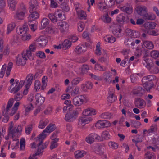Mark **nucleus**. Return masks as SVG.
Masks as SVG:
<instances>
[{
    "label": "nucleus",
    "instance_id": "nucleus-28",
    "mask_svg": "<svg viewBox=\"0 0 159 159\" xmlns=\"http://www.w3.org/2000/svg\"><path fill=\"white\" fill-rule=\"evenodd\" d=\"M35 98L37 103L40 105L42 104L45 100V98L42 96L40 93H37L35 95Z\"/></svg>",
    "mask_w": 159,
    "mask_h": 159
},
{
    "label": "nucleus",
    "instance_id": "nucleus-61",
    "mask_svg": "<svg viewBox=\"0 0 159 159\" xmlns=\"http://www.w3.org/2000/svg\"><path fill=\"white\" fill-rule=\"evenodd\" d=\"M89 75L90 77L92 79L97 80H102L101 77L97 76L96 75L92 73H90Z\"/></svg>",
    "mask_w": 159,
    "mask_h": 159
},
{
    "label": "nucleus",
    "instance_id": "nucleus-53",
    "mask_svg": "<svg viewBox=\"0 0 159 159\" xmlns=\"http://www.w3.org/2000/svg\"><path fill=\"white\" fill-rule=\"evenodd\" d=\"M48 17L51 21L53 23H56L57 22V18L54 14L49 13L48 14Z\"/></svg>",
    "mask_w": 159,
    "mask_h": 159
},
{
    "label": "nucleus",
    "instance_id": "nucleus-13",
    "mask_svg": "<svg viewBox=\"0 0 159 159\" xmlns=\"http://www.w3.org/2000/svg\"><path fill=\"white\" fill-rule=\"evenodd\" d=\"M47 42L46 38L43 36H40L36 41L37 44L40 47L45 46L47 43Z\"/></svg>",
    "mask_w": 159,
    "mask_h": 159
},
{
    "label": "nucleus",
    "instance_id": "nucleus-54",
    "mask_svg": "<svg viewBox=\"0 0 159 159\" xmlns=\"http://www.w3.org/2000/svg\"><path fill=\"white\" fill-rule=\"evenodd\" d=\"M25 140L24 139H21L20 140V149L21 150H23L25 148Z\"/></svg>",
    "mask_w": 159,
    "mask_h": 159
},
{
    "label": "nucleus",
    "instance_id": "nucleus-33",
    "mask_svg": "<svg viewBox=\"0 0 159 159\" xmlns=\"http://www.w3.org/2000/svg\"><path fill=\"white\" fill-rule=\"evenodd\" d=\"M156 25V23L154 22H147L144 24V26L147 29H152L155 28Z\"/></svg>",
    "mask_w": 159,
    "mask_h": 159
},
{
    "label": "nucleus",
    "instance_id": "nucleus-37",
    "mask_svg": "<svg viewBox=\"0 0 159 159\" xmlns=\"http://www.w3.org/2000/svg\"><path fill=\"white\" fill-rule=\"evenodd\" d=\"M16 0H8L10 8L12 11H14L15 9Z\"/></svg>",
    "mask_w": 159,
    "mask_h": 159
},
{
    "label": "nucleus",
    "instance_id": "nucleus-39",
    "mask_svg": "<svg viewBox=\"0 0 159 159\" xmlns=\"http://www.w3.org/2000/svg\"><path fill=\"white\" fill-rule=\"evenodd\" d=\"M108 146L113 149H116L118 148L119 144L113 141H110L108 143Z\"/></svg>",
    "mask_w": 159,
    "mask_h": 159
},
{
    "label": "nucleus",
    "instance_id": "nucleus-60",
    "mask_svg": "<svg viewBox=\"0 0 159 159\" xmlns=\"http://www.w3.org/2000/svg\"><path fill=\"white\" fill-rule=\"evenodd\" d=\"M85 86L86 87V88L88 89H91L93 87V84L92 82H87L85 85L82 84V87L83 88H84Z\"/></svg>",
    "mask_w": 159,
    "mask_h": 159
},
{
    "label": "nucleus",
    "instance_id": "nucleus-64",
    "mask_svg": "<svg viewBox=\"0 0 159 159\" xmlns=\"http://www.w3.org/2000/svg\"><path fill=\"white\" fill-rule=\"evenodd\" d=\"M149 71L152 73L156 74L159 71V70L158 68L156 67H152V68L149 70Z\"/></svg>",
    "mask_w": 159,
    "mask_h": 159
},
{
    "label": "nucleus",
    "instance_id": "nucleus-35",
    "mask_svg": "<svg viewBox=\"0 0 159 159\" xmlns=\"http://www.w3.org/2000/svg\"><path fill=\"white\" fill-rule=\"evenodd\" d=\"M49 23V20L46 18H43L41 22V27L42 29L46 28Z\"/></svg>",
    "mask_w": 159,
    "mask_h": 159
},
{
    "label": "nucleus",
    "instance_id": "nucleus-48",
    "mask_svg": "<svg viewBox=\"0 0 159 159\" xmlns=\"http://www.w3.org/2000/svg\"><path fill=\"white\" fill-rule=\"evenodd\" d=\"M100 44L99 43H98L96 45L95 53L97 55H100L102 54L101 48L100 47Z\"/></svg>",
    "mask_w": 159,
    "mask_h": 159
},
{
    "label": "nucleus",
    "instance_id": "nucleus-36",
    "mask_svg": "<svg viewBox=\"0 0 159 159\" xmlns=\"http://www.w3.org/2000/svg\"><path fill=\"white\" fill-rule=\"evenodd\" d=\"M16 26V24L14 22H11L8 25L7 27V32L9 34L12 31Z\"/></svg>",
    "mask_w": 159,
    "mask_h": 159
},
{
    "label": "nucleus",
    "instance_id": "nucleus-22",
    "mask_svg": "<svg viewBox=\"0 0 159 159\" xmlns=\"http://www.w3.org/2000/svg\"><path fill=\"white\" fill-rule=\"evenodd\" d=\"M28 29L27 25L26 24H24L18 29H17L16 31L18 34L22 35L27 33Z\"/></svg>",
    "mask_w": 159,
    "mask_h": 159
},
{
    "label": "nucleus",
    "instance_id": "nucleus-20",
    "mask_svg": "<svg viewBox=\"0 0 159 159\" xmlns=\"http://www.w3.org/2000/svg\"><path fill=\"white\" fill-rule=\"evenodd\" d=\"M103 145L101 144H98L95 146L94 151L97 154L99 155L103 154L104 152L102 150Z\"/></svg>",
    "mask_w": 159,
    "mask_h": 159
},
{
    "label": "nucleus",
    "instance_id": "nucleus-34",
    "mask_svg": "<svg viewBox=\"0 0 159 159\" xmlns=\"http://www.w3.org/2000/svg\"><path fill=\"white\" fill-rule=\"evenodd\" d=\"M48 77L46 76H43L42 79V85L41 89L44 90L45 89L47 84Z\"/></svg>",
    "mask_w": 159,
    "mask_h": 159
},
{
    "label": "nucleus",
    "instance_id": "nucleus-38",
    "mask_svg": "<svg viewBox=\"0 0 159 159\" xmlns=\"http://www.w3.org/2000/svg\"><path fill=\"white\" fill-rule=\"evenodd\" d=\"M144 60L147 64V65L146 66V67L148 70H150V69L152 68V67L153 66V62L152 61L149 59H148L146 57L144 58Z\"/></svg>",
    "mask_w": 159,
    "mask_h": 159
},
{
    "label": "nucleus",
    "instance_id": "nucleus-27",
    "mask_svg": "<svg viewBox=\"0 0 159 159\" xmlns=\"http://www.w3.org/2000/svg\"><path fill=\"white\" fill-rule=\"evenodd\" d=\"M86 154V152L84 150H78L74 153L76 159H80L83 157Z\"/></svg>",
    "mask_w": 159,
    "mask_h": 159
},
{
    "label": "nucleus",
    "instance_id": "nucleus-8",
    "mask_svg": "<svg viewBox=\"0 0 159 159\" xmlns=\"http://www.w3.org/2000/svg\"><path fill=\"white\" fill-rule=\"evenodd\" d=\"M38 145V150H37L36 153L34 154L32 156L30 155L28 159H37L36 157L37 155L40 156L41 155V154L43 152V150L47 147V146L46 145H42V146H40V144Z\"/></svg>",
    "mask_w": 159,
    "mask_h": 159
},
{
    "label": "nucleus",
    "instance_id": "nucleus-62",
    "mask_svg": "<svg viewBox=\"0 0 159 159\" xmlns=\"http://www.w3.org/2000/svg\"><path fill=\"white\" fill-rule=\"evenodd\" d=\"M37 56L41 58H45L46 57V56L44 52L40 51L36 53Z\"/></svg>",
    "mask_w": 159,
    "mask_h": 159
},
{
    "label": "nucleus",
    "instance_id": "nucleus-57",
    "mask_svg": "<svg viewBox=\"0 0 159 159\" xmlns=\"http://www.w3.org/2000/svg\"><path fill=\"white\" fill-rule=\"evenodd\" d=\"M95 70L101 71H104L106 70V69L105 67L103 68L102 66H101L100 64L98 63L95 64Z\"/></svg>",
    "mask_w": 159,
    "mask_h": 159
},
{
    "label": "nucleus",
    "instance_id": "nucleus-11",
    "mask_svg": "<svg viewBox=\"0 0 159 159\" xmlns=\"http://www.w3.org/2000/svg\"><path fill=\"white\" fill-rule=\"evenodd\" d=\"M136 107L139 108H142L145 107L146 102L145 101L140 98H136L134 101Z\"/></svg>",
    "mask_w": 159,
    "mask_h": 159
},
{
    "label": "nucleus",
    "instance_id": "nucleus-9",
    "mask_svg": "<svg viewBox=\"0 0 159 159\" xmlns=\"http://www.w3.org/2000/svg\"><path fill=\"white\" fill-rule=\"evenodd\" d=\"M111 125V124L108 121L105 120H100L96 123L95 126L99 129L109 127Z\"/></svg>",
    "mask_w": 159,
    "mask_h": 159
},
{
    "label": "nucleus",
    "instance_id": "nucleus-49",
    "mask_svg": "<svg viewBox=\"0 0 159 159\" xmlns=\"http://www.w3.org/2000/svg\"><path fill=\"white\" fill-rule=\"evenodd\" d=\"M41 83L40 81L38 80H36L34 84V87L36 91L39 90L41 88Z\"/></svg>",
    "mask_w": 159,
    "mask_h": 159
},
{
    "label": "nucleus",
    "instance_id": "nucleus-29",
    "mask_svg": "<svg viewBox=\"0 0 159 159\" xmlns=\"http://www.w3.org/2000/svg\"><path fill=\"white\" fill-rule=\"evenodd\" d=\"M22 55L24 57H25V58H26V60H27L28 59H31L33 57L32 52L28 50L24 51Z\"/></svg>",
    "mask_w": 159,
    "mask_h": 159
},
{
    "label": "nucleus",
    "instance_id": "nucleus-24",
    "mask_svg": "<svg viewBox=\"0 0 159 159\" xmlns=\"http://www.w3.org/2000/svg\"><path fill=\"white\" fill-rule=\"evenodd\" d=\"M138 13L140 15L143 16L147 12L146 8L144 6H139L136 7Z\"/></svg>",
    "mask_w": 159,
    "mask_h": 159
},
{
    "label": "nucleus",
    "instance_id": "nucleus-47",
    "mask_svg": "<svg viewBox=\"0 0 159 159\" xmlns=\"http://www.w3.org/2000/svg\"><path fill=\"white\" fill-rule=\"evenodd\" d=\"M85 27V25L84 22L80 21L78 24V30L80 32H82L84 30Z\"/></svg>",
    "mask_w": 159,
    "mask_h": 159
},
{
    "label": "nucleus",
    "instance_id": "nucleus-40",
    "mask_svg": "<svg viewBox=\"0 0 159 159\" xmlns=\"http://www.w3.org/2000/svg\"><path fill=\"white\" fill-rule=\"evenodd\" d=\"M145 157L147 159H153L154 157V153L149 151H147L145 154Z\"/></svg>",
    "mask_w": 159,
    "mask_h": 159
},
{
    "label": "nucleus",
    "instance_id": "nucleus-41",
    "mask_svg": "<svg viewBox=\"0 0 159 159\" xmlns=\"http://www.w3.org/2000/svg\"><path fill=\"white\" fill-rule=\"evenodd\" d=\"M141 125V123L139 121L134 120H131V126L134 127L135 128H139Z\"/></svg>",
    "mask_w": 159,
    "mask_h": 159
},
{
    "label": "nucleus",
    "instance_id": "nucleus-42",
    "mask_svg": "<svg viewBox=\"0 0 159 159\" xmlns=\"http://www.w3.org/2000/svg\"><path fill=\"white\" fill-rule=\"evenodd\" d=\"M102 19L103 21L107 23H109L111 22V19L109 17L108 14L104 15L102 17Z\"/></svg>",
    "mask_w": 159,
    "mask_h": 159
},
{
    "label": "nucleus",
    "instance_id": "nucleus-59",
    "mask_svg": "<svg viewBox=\"0 0 159 159\" xmlns=\"http://www.w3.org/2000/svg\"><path fill=\"white\" fill-rule=\"evenodd\" d=\"M31 35L28 34L26 33L25 34L22 35V39L24 41L29 40L30 39Z\"/></svg>",
    "mask_w": 159,
    "mask_h": 159
},
{
    "label": "nucleus",
    "instance_id": "nucleus-51",
    "mask_svg": "<svg viewBox=\"0 0 159 159\" xmlns=\"http://www.w3.org/2000/svg\"><path fill=\"white\" fill-rule=\"evenodd\" d=\"M106 4H105L104 2H101L98 4V7L100 10L104 11V10L107 9Z\"/></svg>",
    "mask_w": 159,
    "mask_h": 159
},
{
    "label": "nucleus",
    "instance_id": "nucleus-4",
    "mask_svg": "<svg viewBox=\"0 0 159 159\" xmlns=\"http://www.w3.org/2000/svg\"><path fill=\"white\" fill-rule=\"evenodd\" d=\"M14 101V99L12 98H10L8 101L6 110L5 114L6 115H8L11 116H12L17 111L16 108H14L13 107L10 110V109L12 107Z\"/></svg>",
    "mask_w": 159,
    "mask_h": 159
},
{
    "label": "nucleus",
    "instance_id": "nucleus-1",
    "mask_svg": "<svg viewBox=\"0 0 159 159\" xmlns=\"http://www.w3.org/2000/svg\"><path fill=\"white\" fill-rule=\"evenodd\" d=\"M33 79V74L30 73L27 75L25 80H21L19 82L18 80L16 79L15 81L16 85L15 87L12 89L11 92H13L14 93H16L20 89L24 84H25V86H26L27 88H30L32 84Z\"/></svg>",
    "mask_w": 159,
    "mask_h": 159
},
{
    "label": "nucleus",
    "instance_id": "nucleus-26",
    "mask_svg": "<svg viewBox=\"0 0 159 159\" xmlns=\"http://www.w3.org/2000/svg\"><path fill=\"white\" fill-rule=\"evenodd\" d=\"M75 8L79 18L80 19H86L87 15L86 13L82 10H78L79 9L78 7H75Z\"/></svg>",
    "mask_w": 159,
    "mask_h": 159
},
{
    "label": "nucleus",
    "instance_id": "nucleus-23",
    "mask_svg": "<svg viewBox=\"0 0 159 159\" xmlns=\"http://www.w3.org/2000/svg\"><path fill=\"white\" fill-rule=\"evenodd\" d=\"M77 118V116L74 114L73 112L71 113H67L65 115V120L67 122H71L75 120Z\"/></svg>",
    "mask_w": 159,
    "mask_h": 159
},
{
    "label": "nucleus",
    "instance_id": "nucleus-16",
    "mask_svg": "<svg viewBox=\"0 0 159 159\" xmlns=\"http://www.w3.org/2000/svg\"><path fill=\"white\" fill-rule=\"evenodd\" d=\"M120 9L126 13L130 14L133 12V8L132 6L127 3L125 6L120 8Z\"/></svg>",
    "mask_w": 159,
    "mask_h": 159
},
{
    "label": "nucleus",
    "instance_id": "nucleus-31",
    "mask_svg": "<svg viewBox=\"0 0 159 159\" xmlns=\"http://www.w3.org/2000/svg\"><path fill=\"white\" fill-rule=\"evenodd\" d=\"M144 46L149 49H152L154 48V45L151 41H145L143 42Z\"/></svg>",
    "mask_w": 159,
    "mask_h": 159
},
{
    "label": "nucleus",
    "instance_id": "nucleus-17",
    "mask_svg": "<svg viewBox=\"0 0 159 159\" xmlns=\"http://www.w3.org/2000/svg\"><path fill=\"white\" fill-rule=\"evenodd\" d=\"M117 99L116 96L114 94V90H112V91L109 92L108 96L107 98V101L110 103H113Z\"/></svg>",
    "mask_w": 159,
    "mask_h": 159
},
{
    "label": "nucleus",
    "instance_id": "nucleus-7",
    "mask_svg": "<svg viewBox=\"0 0 159 159\" xmlns=\"http://www.w3.org/2000/svg\"><path fill=\"white\" fill-rule=\"evenodd\" d=\"M87 101L86 96L85 95L81 96L80 97L77 96L74 98L73 100V103L75 106L81 105L84 102Z\"/></svg>",
    "mask_w": 159,
    "mask_h": 159
},
{
    "label": "nucleus",
    "instance_id": "nucleus-46",
    "mask_svg": "<svg viewBox=\"0 0 159 159\" xmlns=\"http://www.w3.org/2000/svg\"><path fill=\"white\" fill-rule=\"evenodd\" d=\"M33 129V125L30 124L27 126L25 128V132L27 134H30Z\"/></svg>",
    "mask_w": 159,
    "mask_h": 159
},
{
    "label": "nucleus",
    "instance_id": "nucleus-12",
    "mask_svg": "<svg viewBox=\"0 0 159 159\" xmlns=\"http://www.w3.org/2000/svg\"><path fill=\"white\" fill-rule=\"evenodd\" d=\"M22 55H19L16 57V64L19 66H22L25 65L26 63L27 60Z\"/></svg>",
    "mask_w": 159,
    "mask_h": 159
},
{
    "label": "nucleus",
    "instance_id": "nucleus-25",
    "mask_svg": "<svg viewBox=\"0 0 159 159\" xmlns=\"http://www.w3.org/2000/svg\"><path fill=\"white\" fill-rule=\"evenodd\" d=\"M48 119L46 118H42L39 121L38 128L41 129H44L49 123Z\"/></svg>",
    "mask_w": 159,
    "mask_h": 159
},
{
    "label": "nucleus",
    "instance_id": "nucleus-5",
    "mask_svg": "<svg viewBox=\"0 0 159 159\" xmlns=\"http://www.w3.org/2000/svg\"><path fill=\"white\" fill-rule=\"evenodd\" d=\"M92 120L91 117L83 115L79 119L78 124V127L82 128L86 124H88Z\"/></svg>",
    "mask_w": 159,
    "mask_h": 159
},
{
    "label": "nucleus",
    "instance_id": "nucleus-63",
    "mask_svg": "<svg viewBox=\"0 0 159 159\" xmlns=\"http://www.w3.org/2000/svg\"><path fill=\"white\" fill-rule=\"evenodd\" d=\"M23 96L21 94L19 93H18L16 95H15L14 99L16 101H20L22 98Z\"/></svg>",
    "mask_w": 159,
    "mask_h": 159
},
{
    "label": "nucleus",
    "instance_id": "nucleus-44",
    "mask_svg": "<svg viewBox=\"0 0 159 159\" xmlns=\"http://www.w3.org/2000/svg\"><path fill=\"white\" fill-rule=\"evenodd\" d=\"M125 17L123 14H120L116 17V20L119 23L124 22L125 21Z\"/></svg>",
    "mask_w": 159,
    "mask_h": 159
},
{
    "label": "nucleus",
    "instance_id": "nucleus-56",
    "mask_svg": "<svg viewBox=\"0 0 159 159\" xmlns=\"http://www.w3.org/2000/svg\"><path fill=\"white\" fill-rule=\"evenodd\" d=\"M89 69L88 66L87 65H83L81 68V71L82 73H85L87 72Z\"/></svg>",
    "mask_w": 159,
    "mask_h": 159
},
{
    "label": "nucleus",
    "instance_id": "nucleus-2",
    "mask_svg": "<svg viewBox=\"0 0 159 159\" xmlns=\"http://www.w3.org/2000/svg\"><path fill=\"white\" fill-rule=\"evenodd\" d=\"M30 14L28 17V22H31L38 18L39 16V13L36 10L37 6V2L36 0H32L29 2Z\"/></svg>",
    "mask_w": 159,
    "mask_h": 159
},
{
    "label": "nucleus",
    "instance_id": "nucleus-50",
    "mask_svg": "<svg viewBox=\"0 0 159 159\" xmlns=\"http://www.w3.org/2000/svg\"><path fill=\"white\" fill-rule=\"evenodd\" d=\"M102 139L107 140L110 138V135L108 131H103L102 134Z\"/></svg>",
    "mask_w": 159,
    "mask_h": 159
},
{
    "label": "nucleus",
    "instance_id": "nucleus-32",
    "mask_svg": "<svg viewBox=\"0 0 159 159\" xmlns=\"http://www.w3.org/2000/svg\"><path fill=\"white\" fill-rule=\"evenodd\" d=\"M104 40L107 42L113 43L116 40V38L111 35H107L104 38Z\"/></svg>",
    "mask_w": 159,
    "mask_h": 159
},
{
    "label": "nucleus",
    "instance_id": "nucleus-21",
    "mask_svg": "<svg viewBox=\"0 0 159 159\" xmlns=\"http://www.w3.org/2000/svg\"><path fill=\"white\" fill-rule=\"evenodd\" d=\"M14 124L12 121L10 123V126L8 128L9 135H11L12 138L15 137V134L16 133V128L14 127Z\"/></svg>",
    "mask_w": 159,
    "mask_h": 159
},
{
    "label": "nucleus",
    "instance_id": "nucleus-43",
    "mask_svg": "<svg viewBox=\"0 0 159 159\" xmlns=\"http://www.w3.org/2000/svg\"><path fill=\"white\" fill-rule=\"evenodd\" d=\"M82 80V78L80 77H78L74 78L71 81V83L72 85H77Z\"/></svg>",
    "mask_w": 159,
    "mask_h": 159
},
{
    "label": "nucleus",
    "instance_id": "nucleus-10",
    "mask_svg": "<svg viewBox=\"0 0 159 159\" xmlns=\"http://www.w3.org/2000/svg\"><path fill=\"white\" fill-rule=\"evenodd\" d=\"M98 136L95 133L90 134L85 139L86 141L88 143L91 144L95 141V139H98Z\"/></svg>",
    "mask_w": 159,
    "mask_h": 159
},
{
    "label": "nucleus",
    "instance_id": "nucleus-52",
    "mask_svg": "<svg viewBox=\"0 0 159 159\" xmlns=\"http://www.w3.org/2000/svg\"><path fill=\"white\" fill-rule=\"evenodd\" d=\"M61 8L63 11L66 12H68L70 10L68 5L65 3H63L61 5Z\"/></svg>",
    "mask_w": 159,
    "mask_h": 159
},
{
    "label": "nucleus",
    "instance_id": "nucleus-6",
    "mask_svg": "<svg viewBox=\"0 0 159 159\" xmlns=\"http://www.w3.org/2000/svg\"><path fill=\"white\" fill-rule=\"evenodd\" d=\"M26 12V10L25 6L23 5L20 6L16 13L15 16V18L19 20H23Z\"/></svg>",
    "mask_w": 159,
    "mask_h": 159
},
{
    "label": "nucleus",
    "instance_id": "nucleus-15",
    "mask_svg": "<svg viewBox=\"0 0 159 159\" xmlns=\"http://www.w3.org/2000/svg\"><path fill=\"white\" fill-rule=\"evenodd\" d=\"M57 25L58 26L60 27L61 31L62 33L66 31L69 28V25L66 22H58Z\"/></svg>",
    "mask_w": 159,
    "mask_h": 159
},
{
    "label": "nucleus",
    "instance_id": "nucleus-45",
    "mask_svg": "<svg viewBox=\"0 0 159 159\" xmlns=\"http://www.w3.org/2000/svg\"><path fill=\"white\" fill-rule=\"evenodd\" d=\"M111 114L109 112H105L102 113L100 116V117L105 119H110L111 117Z\"/></svg>",
    "mask_w": 159,
    "mask_h": 159
},
{
    "label": "nucleus",
    "instance_id": "nucleus-3",
    "mask_svg": "<svg viewBox=\"0 0 159 159\" xmlns=\"http://www.w3.org/2000/svg\"><path fill=\"white\" fill-rule=\"evenodd\" d=\"M56 128V127L55 124H49L46 128L43 130V132L36 138V142H38L37 144H40L41 146L42 145H45V144H43L42 143L43 139L47 136L46 133H51L54 131Z\"/></svg>",
    "mask_w": 159,
    "mask_h": 159
},
{
    "label": "nucleus",
    "instance_id": "nucleus-14",
    "mask_svg": "<svg viewBox=\"0 0 159 159\" xmlns=\"http://www.w3.org/2000/svg\"><path fill=\"white\" fill-rule=\"evenodd\" d=\"M87 50V47L84 45H82L76 46L74 52L75 54H80L83 53Z\"/></svg>",
    "mask_w": 159,
    "mask_h": 159
},
{
    "label": "nucleus",
    "instance_id": "nucleus-19",
    "mask_svg": "<svg viewBox=\"0 0 159 159\" xmlns=\"http://www.w3.org/2000/svg\"><path fill=\"white\" fill-rule=\"evenodd\" d=\"M131 92L134 94H137L139 96H141L145 93V90L142 87L139 86L137 88L134 89Z\"/></svg>",
    "mask_w": 159,
    "mask_h": 159
},
{
    "label": "nucleus",
    "instance_id": "nucleus-30",
    "mask_svg": "<svg viewBox=\"0 0 159 159\" xmlns=\"http://www.w3.org/2000/svg\"><path fill=\"white\" fill-rule=\"evenodd\" d=\"M157 126L156 125H152L151 126L150 128L148 130H144L143 131L144 134L147 133L148 134L152 133L153 132H156L157 131Z\"/></svg>",
    "mask_w": 159,
    "mask_h": 159
},
{
    "label": "nucleus",
    "instance_id": "nucleus-58",
    "mask_svg": "<svg viewBox=\"0 0 159 159\" xmlns=\"http://www.w3.org/2000/svg\"><path fill=\"white\" fill-rule=\"evenodd\" d=\"M159 53L156 50L152 51L150 53V55L151 57L156 58L158 57Z\"/></svg>",
    "mask_w": 159,
    "mask_h": 159
},
{
    "label": "nucleus",
    "instance_id": "nucleus-18",
    "mask_svg": "<svg viewBox=\"0 0 159 159\" xmlns=\"http://www.w3.org/2000/svg\"><path fill=\"white\" fill-rule=\"evenodd\" d=\"M83 115L85 116H91L96 114L95 109L92 108H88L84 110L82 112Z\"/></svg>",
    "mask_w": 159,
    "mask_h": 159
},
{
    "label": "nucleus",
    "instance_id": "nucleus-55",
    "mask_svg": "<svg viewBox=\"0 0 159 159\" xmlns=\"http://www.w3.org/2000/svg\"><path fill=\"white\" fill-rule=\"evenodd\" d=\"M71 41L68 39H66L64 40L63 43V46L66 48H69L70 47L71 45Z\"/></svg>",
    "mask_w": 159,
    "mask_h": 159
}]
</instances>
